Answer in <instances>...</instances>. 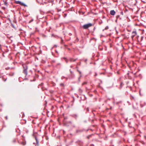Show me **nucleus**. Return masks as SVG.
Listing matches in <instances>:
<instances>
[{"label":"nucleus","instance_id":"nucleus-9","mask_svg":"<svg viewBox=\"0 0 146 146\" xmlns=\"http://www.w3.org/2000/svg\"><path fill=\"white\" fill-rule=\"evenodd\" d=\"M35 139H36V140L37 144H38V140H37V139L36 138Z\"/></svg>","mask_w":146,"mask_h":146},{"label":"nucleus","instance_id":"nucleus-6","mask_svg":"<svg viewBox=\"0 0 146 146\" xmlns=\"http://www.w3.org/2000/svg\"><path fill=\"white\" fill-rule=\"evenodd\" d=\"M77 59H74L73 58H70V61L71 62H75L76 61Z\"/></svg>","mask_w":146,"mask_h":146},{"label":"nucleus","instance_id":"nucleus-16","mask_svg":"<svg viewBox=\"0 0 146 146\" xmlns=\"http://www.w3.org/2000/svg\"><path fill=\"white\" fill-rule=\"evenodd\" d=\"M78 71L79 72V73H80V74H81V72H80V71H78Z\"/></svg>","mask_w":146,"mask_h":146},{"label":"nucleus","instance_id":"nucleus-2","mask_svg":"<svg viewBox=\"0 0 146 146\" xmlns=\"http://www.w3.org/2000/svg\"><path fill=\"white\" fill-rule=\"evenodd\" d=\"M23 66L24 69L23 73L27 75V69H28V67L26 64H23Z\"/></svg>","mask_w":146,"mask_h":146},{"label":"nucleus","instance_id":"nucleus-15","mask_svg":"<svg viewBox=\"0 0 146 146\" xmlns=\"http://www.w3.org/2000/svg\"><path fill=\"white\" fill-rule=\"evenodd\" d=\"M90 137V136H87V138H88V139H89V137Z\"/></svg>","mask_w":146,"mask_h":146},{"label":"nucleus","instance_id":"nucleus-4","mask_svg":"<svg viewBox=\"0 0 146 146\" xmlns=\"http://www.w3.org/2000/svg\"><path fill=\"white\" fill-rule=\"evenodd\" d=\"M132 36H131V38L133 39L134 37L136 35L137 33L136 31H133L132 32Z\"/></svg>","mask_w":146,"mask_h":146},{"label":"nucleus","instance_id":"nucleus-1","mask_svg":"<svg viewBox=\"0 0 146 146\" xmlns=\"http://www.w3.org/2000/svg\"><path fill=\"white\" fill-rule=\"evenodd\" d=\"M92 24L91 23H89L85 24L82 26V28L84 29H87L88 28L92 27Z\"/></svg>","mask_w":146,"mask_h":146},{"label":"nucleus","instance_id":"nucleus-12","mask_svg":"<svg viewBox=\"0 0 146 146\" xmlns=\"http://www.w3.org/2000/svg\"><path fill=\"white\" fill-rule=\"evenodd\" d=\"M119 17V15H117V16L116 17V18L117 19Z\"/></svg>","mask_w":146,"mask_h":146},{"label":"nucleus","instance_id":"nucleus-17","mask_svg":"<svg viewBox=\"0 0 146 146\" xmlns=\"http://www.w3.org/2000/svg\"><path fill=\"white\" fill-rule=\"evenodd\" d=\"M1 111V110H0V111Z\"/></svg>","mask_w":146,"mask_h":146},{"label":"nucleus","instance_id":"nucleus-14","mask_svg":"<svg viewBox=\"0 0 146 146\" xmlns=\"http://www.w3.org/2000/svg\"><path fill=\"white\" fill-rule=\"evenodd\" d=\"M127 11V9H126L125 10V13H126Z\"/></svg>","mask_w":146,"mask_h":146},{"label":"nucleus","instance_id":"nucleus-13","mask_svg":"<svg viewBox=\"0 0 146 146\" xmlns=\"http://www.w3.org/2000/svg\"><path fill=\"white\" fill-rule=\"evenodd\" d=\"M121 14L122 15H123V12H121Z\"/></svg>","mask_w":146,"mask_h":146},{"label":"nucleus","instance_id":"nucleus-3","mask_svg":"<svg viewBox=\"0 0 146 146\" xmlns=\"http://www.w3.org/2000/svg\"><path fill=\"white\" fill-rule=\"evenodd\" d=\"M15 3L17 4H19L21 6H23L25 7H26L27 5L24 3L21 2L19 1H15Z\"/></svg>","mask_w":146,"mask_h":146},{"label":"nucleus","instance_id":"nucleus-8","mask_svg":"<svg viewBox=\"0 0 146 146\" xmlns=\"http://www.w3.org/2000/svg\"><path fill=\"white\" fill-rule=\"evenodd\" d=\"M87 84V82H83L82 83V85H84L86 84Z\"/></svg>","mask_w":146,"mask_h":146},{"label":"nucleus","instance_id":"nucleus-5","mask_svg":"<svg viewBox=\"0 0 146 146\" xmlns=\"http://www.w3.org/2000/svg\"><path fill=\"white\" fill-rule=\"evenodd\" d=\"M115 13V11L113 10H111L110 11V13L111 15H114Z\"/></svg>","mask_w":146,"mask_h":146},{"label":"nucleus","instance_id":"nucleus-11","mask_svg":"<svg viewBox=\"0 0 146 146\" xmlns=\"http://www.w3.org/2000/svg\"><path fill=\"white\" fill-rule=\"evenodd\" d=\"M81 75H80V77H79V78H78V80H79V82H80V77H81Z\"/></svg>","mask_w":146,"mask_h":146},{"label":"nucleus","instance_id":"nucleus-10","mask_svg":"<svg viewBox=\"0 0 146 146\" xmlns=\"http://www.w3.org/2000/svg\"><path fill=\"white\" fill-rule=\"evenodd\" d=\"M64 59L65 60L66 62V63H67L68 62V61H67V60L66 58H64Z\"/></svg>","mask_w":146,"mask_h":146},{"label":"nucleus","instance_id":"nucleus-7","mask_svg":"<svg viewBox=\"0 0 146 146\" xmlns=\"http://www.w3.org/2000/svg\"><path fill=\"white\" fill-rule=\"evenodd\" d=\"M21 144L22 145H24L26 144V143L25 142H23L21 143Z\"/></svg>","mask_w":146,"mask_h":146}]
</instances>
